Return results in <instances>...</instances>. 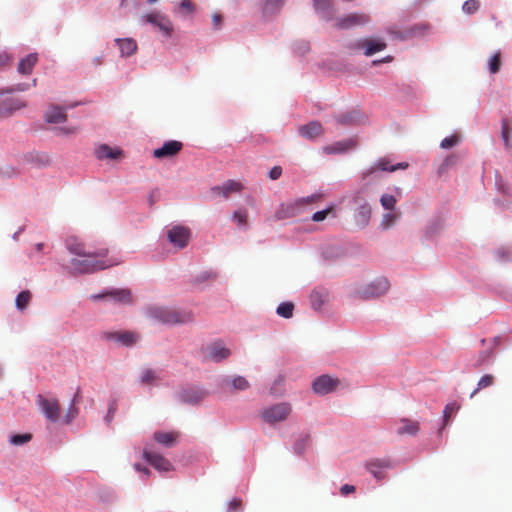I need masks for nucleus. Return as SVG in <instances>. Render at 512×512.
Returning a JSON list of instances; mask_svg holds the SVG:
<instances>
[{
  "label": "nucleus",
  "mask_w": 512,
  "mask_h": 512,
  "mask_svg": "<svg viewBox=\"0 0 512 512\" xmlns=\"http://www.w3.org/2000/svg\"><path fill=\"white\" fill-rule=\"evenodd\" d=\"M65 245L69 253L73 255L69 262V268L74 274H91L120 263L119 260L108 257L107 247H92L77 236L67 237Z\"/></svg>",
  "instance_id": "1"
},
{
  "label": "nucleus",
  "mask_w": 512,
  "mask_h": 512,
  "mask_svg": "<svg viewBox=\"0 0 512 512\" xmlns=\"http://www.w3.org/2000/svg\"><path fill=\"white\" fill-rule=\"evenodd\" d=\"M148 314L154 320L168 325L186 324L192 322L194 319L191 311L161 306L150 307L148 309Z\"/></svg>",
  "instance_id": "2"
},
{
  "label": "nucleus",
  "mask_w": 512,
  "mask_h": 512,
  "mask_svg": "<svg viewBox=\"0 0 512 512\" xmlns=\"http://www.w3.org/2000/svg\"><path fill=\"white\" fill-rule=\"evenodd\" d=\"M290 412L291 407L288 403H279L265 408L262 411V418L265 422L274 424L286 420Z\"/></svg>",
  "instance_id": "3"
},
{
  "label": "nucleus",
  "mask_w": 512,
  "mask_h": 512,
  "mask_svg": "<svg viewBox=\"0 0 512 512\" xmlns=\"http://www.w3.org/2000/svg\"><path fill=\"white\" fill-rule=\"evenodd\" d=\"M370 22L369 15L365 13H351L335 19L334 27L337 29H350Z\"/></svg>",
  "instance_id": "4"
},
{
  "label": "nucleus",
  "mask_w": 512,
  "mask_h": 512,
  "mask_svg": "<svg viewBox=\"0 0 512 512\" xmlns=\"http://www.w3.org/2000/svg\"><path fill=\"white\" fill-rule=\"evenodd\" d=\"M142 18L145 22L158 27L165 37H170L172 35L173 25L168 16L160 12H152L144 15Z\"/></svg>",
  "instance_id": "5"
},
{
  "label": "nucleus",
  "mask_w": 512,
  "mask_h": 512,
  "mask_svg": "<svg viewBox=\"0 0 512 512\" xmlns=\"http://www.w3.org/2000/svg\"><path fill=\"white\" fill-rule=\"evenodd\" d=\"M388 289V280L386 278H379L359 290L358 294L364 299L376 298L385 294Z\"/></svg>",
  "instance_id": "6"
},
{
  "label": "nucleus",
  "mask_w": 512,
  "mask_h": 512,
  "mask_svg": "<svg viewBox=\"0 0 512 512\" xmlns=\"http://www.w3.org/2000/svg\"><path fill=\"white\" fill-rule=\"evenodd\" d=\"M338 378H333L329 375H321L316 378L312 384V389L316 394L325 395L333 392L339 385Z\"/></svg>",
  "instance_id": "7"
},
{
  "label": "nucleus",
  "mask_w": 512,
  "mask_h": 512,
  "mask_svg": "<svg viewBox=\"0 0 512 512\" xmlns=\"http://www.w3.org/2000/svg\"><path fill=\"white\" fill-rule=\"evenodd\" d=\"M37 404L41 407L46 418L51 422H56L60 415V405L57 399H47L38 395Z\"/></svg>",
  "instance_id": "8"
},
{
  "label": "nucleus",
  "mask_w": 512,
  "mask_h": 512,
  "mask_svg": "<svg viewBox=\"0 0 512 512\" xmlns=\"http://www.w3.org/2000/svg\"><path fill=\"white\" fill-rule=\"evenodd\" d=\"M167 237L174 246L184 248L188 245L190 230L183 226H174L168 231Z\"/></svg>",
  "instance_id": "9"
},
{
  "label": "nucleus",
  "mask_w": 512,
  "mask_h": 512,
  "mask_svg": "<svg viewBox=\"0 0 512 512\" xmlns=\"http://www.w3.org/2000/svg\"><path fill=\"white\" fill-rule=\"evenodd\" d=\"M143 457L150 465H152L158 471L168 472L174 469L172 463L164 456L158 453L151 452L145 449L143 451Z\"/></svg>",
  "instance_id": "10"
},
{
  "label": "nucleus",
  "mask_w": 512,
  "mask_h": 512,
  "mask_svg": "<svg viewBox=\"0 0 512 512\" xmlns=\"http://www.w3.org/2000/svg\"><path fill=\"white\" fill-rule=\"evenodd\" d=\"M231 355L230 350L222 342H213L206 347L205 358L214 362H220Z\"/></svg>",
  "instance_id": "11"
},
{
  "label": "nucleus",
  "mask_w": 512,
  "mask_h": 512,
  "mask_svg": "<svg viewBox=\"0 0 512 512\" xmlns=\"http://www.w3.org/2000/svg\"><path fill=\"white\" fill-rule=\"evenodd\" d=\"M183 148V144L177 140H170L163 144L162 147L153 151V156L158 159L170 158L177 155Z\"/></svg>",
  "instance_id": "12"
},
{
  "label": "nucleus",
  "mask_w": 512,
  "mask_h": 512,
  "mask_svg": "<svg viewBox=\"0 0 512 512\" xmlns=\"http://www.w3.org/2000/svg\"><path fill=\"white\" fill-rule=\"evenodd\" d=\"M385 48L386 43L380 39H363L354 44V49H364V54L366 56H371Z\"/></svg>",
  "instance_id": "13"
},
{
  "label": "nucleus",
  "mask_w": 512,
  "mask_h": 512,
  "mask_svg": "<svg viewBox=\"0 0 512 512\" xmlns=\"http://www.w3.org/2000/svg\"><path fill=\"white\" fill-rule=\"evenodd\" d=\"M242 190L243 185L240 182L235 180H227L222 185L213 187L211 189V193L216 196L221 195L223 198L227 199L232 193H239Z\"/></svg>",
  "instance_id": "14"
},
{
  "label": "nucleus",
  "mask_w": 512,
  "mask_h": 512,
  "mask_svg": "<svg viewBox=\"0 0 512 512\" xmlns=\"http://www.w3.org/2000/svg\"><path fill=\"white\" fill-rule=\"evenodd\" d=\"M103 337L107 340H114L125 346H131L138 340V335L131 331L105 332Z\"/></svg>",
  "instance_id": "15"
},
{
  "label": "nucleus",
  "mask_w": 512,
  "mask_h": 512,
  "mask_svg": "<svg viewBox=\"0 0 512 512\" xmlns=\"http://www.w3.org/2000/svg\"><path fill=\"white\" fill-rule=\"evenodd\" d=\"M357 145V140L353 138H349L346 140L335 142L331 145H327L323 147V152L325 154H340L345 153Z\"/></svg>",
  "instance_id": "16"
},
{
  "label": "nucleus",
  "mask_w": 512,
  "mask_h": 512,
  "mask_svg": "<svg viewBox=\"0 0 512 512\" xmlns=\"http://www.w3.org/2000/svg\"><path fill=\"white\" fill-rule=\"evenodd\" d=\"M105 297L112 298L115 302L131 303V293L127 289L111 290L103 294L93 295L92 299L99 300Z\"/></svg>",
  "instance_id": "17"
},
{
  "label": "nucleus",
  "mask_w": 512,
  "mask_h": 512,
  "mask_svg": "<svg viewBox=\"0 0 512 512\" xmlns=\"http://www.w3.org/2000/svg\"><path fill=\"white\" fill-rule=\"evenodd\" d=\"M407 167H408V163H406V162H401V163H398L397 165H391L389 159L381 158L376 162V164L371 169H369L367 172L364 173V177L369 176L376 170L394 172L398 169L404 170Z\"/></svg>",
  "instance_id": "18"
},
{
  "label": "nucleus",
  "mask_w": 512,
  "mask_h": 512,
  "mask_svg": "<svg viewBox=\"0 0 512 512\" xmlns=\"http://www.w3.org/2000/svg\"><path fill=\"white\" fill-rule=\"evenodd\" d=\"M369 472L377 479L384 477L383 470L392 467V462L389 459H374L366 465Z\"/></svg>",
  "instance_id": "19"
},
{
  "label": "nucleus",
  "mask_w": 512,
  "mask_h": 512,
  "mask_svg": "<svg viewBox=\"0 0 512 512\" xmlns=\"http://www.w3.org/2000/svg\"><path fill=\"white\" fill-rule=\"evenodd\" d=\"M179 437H180V434L175 431H172V432L157 431L153 435V438L157 443H159L165 447H168V448L175 446L178 442Z\"/></svg>",
  "instance_id": "20"
},
{
  "label": "nucleus",
  "mask_w": 512,
  "mask_h": 512,
  "mask_svg": "<svg viewBox=\"0 0 512 512\" xmlns=\"http://www.w3.org/2000/svg\"><path fill=\"white\" fill-rule=\"evenodd\" d=\"M221 385L223 389L228 390L229 392H233L235 390L243 391L250 387L249 382L242 376H236L232 379L226 378L222 381Z\"/></svg>",
  "instance_id": "21"
},
{
  "label": "nucleus",
  "mask_w": 512,
  "mask_h": 512,
  "mask_svg": "<svg viewBox=\"0 0 512 512\" xmlns=\"http://www.w3.org/2000/svg\"><path fill=\"white\" fill-rule=\"evenodd\" d=\"M324 132L323 126L318 121L309 122L306 125H303L299 128V133L301 136L307 139H314Z\"/></svg>",
  "instance_id": "22"
},
{
  "label": "nucleus",
  "mask_w": 512,
  "mask_h": 512,
  "mask_svg": "<svg viewBox=\"0 0 512 512\" xmlns=\"http://www.w3.org/2000/svg\"><path fill=\"white\" fill-rule=\"evenodd\" d=\"M204 396L205 393L197 387L183 389L180 394L181 400L189 404H197L204 398Z\"/></svg>",
  "instance_id": "23"
},
{
  "label": "nucleus",
  "mask_w": 512,
  "mask_h": 512,
  "mask_svg": "<svg viewBox=\"0 0 512 512\" xmlns=\"http://www.w3.org/2000/svg\"><path fill=\"white\" fill-rule=\"evenodd\" d=\"M122 154H123V152L121 149H119V148L114 149L106 144L99 146L95 151V155L99 160H103V159L115 160V159L122 157Z\"/></svg>",
  "instance_id": "24"
},
{
  "label": "nucleus",
  "mask_w": 512,
  "mask_h": 512,
  "mask_svg": "<svg viewBox=\"0 0 512 512\" xmlns=\"http://www.w3.org/2000/svg\"><path fill=\"white\" fill-rule=\"evenodd\" d=\"M115 43L118 45L122 57H129L137 51V43L132 38H117Z\"/></svg>",
  "instance_id": "25"
},
{
  "label": "nucleus",
  "mask_w": 512,
  "mask_h": 512,
  "mask_svg": "<svg viewBox=\"0 0 512 512\" xmlns=\"http://www.w3.org/2000/svg\"><path fill=\"white\" fill-rule=\"evenodd\" d=\"M322 200V195L320 194H313L307 197L299 198L293 201V204H297L295 206V212L296 216L301 215L304 211H306V208L316 202H319Z\"/></svg>",
  "instance_id": "26"
},
{
  "label": "nucleus",
  "mask_w": 512,
  "mask_h": 512,
  "mask_svg": "<svg viewBox=\"0 0 512 512\" xmlns=\"http://www.w3.org/2000/svg\"><path fill=\"white\" fill-rule=\"evenodd\" d=\"M337 124L342 126H351L360 123L361 114L358 111H350L335 116Z\"/></svg>",
  "instance_id": "27"
},
{
  "label": "nucleus",
  "mask_w": 512,
  "mask_h": 512,
  "mask_svg": "<svg viewBox=\"0 0 512 512\" xmlns=\"http://www.w3.org/2000/svg\"><path fill=\"white\" fill-rule=\"evenodd\" d=\"M45 119L49 123H62L67 119V115L62 107L51 106L45 113Z\"/></svg>",
  "instance_id": "28"
},
{
  "label": "nucleus",
  "mask_w": 512,
  "mask_h": 512,
  "mask_svg": "<svg viewBox=\"0 0 512 512\" xmlns=\"http://www.w3.org/2000/svg\"><path fill=\"white\" fill-rule=\"evenodd\" d=\"M313 6L323 19L331 20L333 18L331 0H313Z\"/></svg>",
  "instance_id": "29"
},
{
  "label": "nucleus",
  "mask_w": 512,
  "mask_h": 512,
  "mask_svg": "<svg viewBox=\"0 0 512 512\" xmlns=\"http://www.w3.org/2000/svg\"><path fill=\"white\" fill-rule=\"evenodd\" d=\"M37 61H38L37 54L33 53V54L27 55L25 58H23L19 62L18 67H17L18 72L23 75L31 74Z\"/></svg>",
  "instance_id": "30"
},
{
  "label": "nucleus",
  "mask_w": 512,
  "mask_h": 512,
  "mask_svg": "<svg viewBox=\"0 0 512 512\" xmlns=\"http://www.w3.org/2000/svg\"><path fill=\"white\" fill-rule=\"evenodd\" d=\"M296 205L297 204H293V201L281 204L280 207L275 212V217L278 220H284L287 218L296 217V212H295Z\"/></svg>",
  "instance_id": "31"
},
{
  "label": "nucleus",
  "mask_w": 512,
  "mask_h": 512,
  "mask_svg": "<svg viewBox=\"0 0 512 512\" xmlns=\"http://www.w3.org/2000/svg\"><path fill=\"white\" fill-rule=\"evenodd\" d=\"M511 134H512V120L509 118H504L502 120L501 136L504 141V146L507 150H512Z\"/></svg>",
  "instance_id": "32"
},
{
  "label": "nucleus",
  "mask_w": 512,
  "mask_h": 512,
  "mask_svg": "<svg viewBox=\"0 0 512 512\" xmlns=\"http://www.w3.org/2000/svg\"><path fill=\"white\" fill-rule=\"evenodd\" d=\"M495 384V376L492 375V374H485L483 375L478 383H477V387L472 391V393L470 394V398H473L476 396V394L480 391V390H483V389H486V388H489L491 386H493Z\"/></svg>",
  "instance_id": "33"
},
{
  "label": "nucleus",
  "mask_w": 512,
  "mask_h": 512,
  "mask_svg": "<svg viewBox=\"0 0 512 512\" xmlns=\"http://www.w3.org/2000/svg\"><path fill=\"white\" fill-rule=\"evenodd\" d=\"M402 423H403V426H401L397 431V433L399 435H403V434L415 435L418 433V431H419L418 422L403 419Z\"/></svg>",
  "instance_id": "34"
},
{
  "label": "nucleus",
  "mask_w": 512,
  "mask_h": 512,
  "mask_svg": "<svg viewBox=\"0 0 512 512\" xmlns=\"http://www.w3.org/2000/svg\"><path fill=\"white\" fill-rule=\"evenodd\" d=\"M31 300V293L28 290L22 291L18 294L15 300L16 307L19 310H24Z\"/></svg>",
  "instance_id": "35"
},
{
  "label": "nucleus",
  "mask_w": 512,
  "mask_h": 512,
  "mask_svg": "<svg viewBox=\"0 0 512 512\" xmlns=\"http://www.w3.org/2000/svg\"><path fill=\"white\" fill-rule=\"evenodd\" d=\"M294 305L291 302H283L277 307V314L283 318L289 319L293 316Z\"/></svg>",
  "instance_id": "36"
},
{
  "label": "nucleus",
  "mask_w": 512,
  "mask_h": 512,
  "mask_svg": "<svg viewBox=\"0 0 512 512\" xmlns=\"http://www.w3.org/2000/svg\"><path fill=\"white\" fill-rule=\"evenodd\" d=\"M458 157L455 154L447 156L438 168V174L446 173L451 167L456 165Z\"/></svg>",
  "instance_id": "37"
},
{
  "label": "nucleus",
  "mask_w": 512,
  "mask_h": 512,
  "mask_svg": "<svg viewBox=\"0 0 512 512\" xmlns=\"http://www.w3.org/2000/svg\"><path fill=\"white\" fill-rule=\"evenodd\" d=\"M460 408V405L457 404L456 402H451V403H448L444 410H443V418H444V425H447L448 421H449V418L451 417V415L455 412H457Z\"/></svg>",
  "instance_id": "38"
},
{
  "label": "nucleus",
  "mask_w": 512,
  "mask_h": 512,
  "mask_svg": "<svg viewBox=\"0 0 512 512\" xmlns=\"http://www.w3.org/2000/svg\"><path fill=\"white\" fill-rule=\"evenodd\" d=\"M459 142L460 136L458 134H453L449 137L444 138L440 143V147L443 149H449L456 146Z\"/></svg>",
  "instance_id": "39"
},
{
  "label": "nucleus",
  "mask_w": 512,
  "mask_h": 512,
  "mask_svg": "<svg viewBox=\"0 0 512 512\" xmlns=\"http://www.w3.org/2000/svg\"><path fill=\"white\" fill-rule=\"evenodd\" d=\"M31 439L32 435L30 433L16 434L10 438V442L15 446H19L28 443Z\"/></svg>",
  "instance_id": "40"
},
{
  "label": "nucleus",
  "mask_w": 512,
  "mask_h": 512,
  "mask_svg": "<svg viewBox=\"0 0 512 512\" xmlns=\"http://www.w3.org/2000/svg\"><path fill=\"white\" fill-rule=\"evenodd\" d=\"M381 205L387 210H393L396 205V198L390 194H383L380 198Z\"/></svg>",
  "instance_id": "41"
},
{
  "label": "nucleus",
  "mask_w": 512,
  "mask_h": 512,
  "mask_svg": "<svg viewBox=\"0 0 512 512\" xmlns=\"http://www.w3.org/2000/svg\"><path fill=\"white\" fill-rule=\"evenodd\" d=\"M334 210H335V206L334 205H330L328 208L322 210V211H318L316 213L313 214L312 216V220L314 222H320V221H323L327 218V216L331 213H334Z\"/></svg>",
  "instance_id": "42"
},
{
  "label": "nucleus",
  "mask_w": 512,
  "mask_h": 512,
  "mask_svg": "<svg viewBox=\"0 0 512 512\" xmlns=\"http://www.w3.org/2000/svg\"><path fill=\"white\" fill-rule=\"evenodd\" d=\"M480 7V2L478 0H467L464 2L462 9L467 14L475 13Z\"/></svg>",
  "instance_id": "43"
},
{
  "label": "nucleus",
  "mask_w": 512,
  "mask_h": 512,
  "mask_svg": "<svg viewBox=\"0 0 512 512\" xmlns=\"http://www.w3.org/2000/svg\"><path fill=\"white\" fill-rule=\"evenodd\" d=\"M80 399V389H77V392L72 400V404L69 408L68 415H67V423H69L78 413V409L75 408V403L79 402Z\"/></svg>",
  "instance_id": "44"
},
{
  "label": "nucleus",
  "mask_w": 512,
  "mask_h": 512,
  "mask_svg": "<svg viewBox=\"0 0 512 512\" xmlns=\"http://www.w3.org/2000/svg\"><path fill=\"white\" fill-rule=\"evenodd\" d=\"M157 379L156 373L151 369H146L143 371L141 376L142 384H153Z\"/></svg>",
  "instance_id": "45"
},
{
  "label": "nucleus",
  "mask_w": 512,
  "mask_h": 512,
  "mask_svg": "<svg viewBox=\"0 0 512 512\" xmlns=\"http://www.w3.org/2000/svg\"><path fill=\"white\" fill-rule=\"evenodd\" d=\"M501 65V59H500V53L497 52L494 54L489 62V70L491 73L495 74L500 70Z\"/></svg>",
  "instance_id": "46"
},
{
  "label": "nucleus",
  "mask_w": 512,
  "mask_h": 512,
  "mask_svg": "<svg viewBox=\"0 0 512 512\" xmlns=\"http://www.w3.org/2000/svg\"><path fill=\"white\" fill-rule=\"evenodd\" d=\"M233 220L239 226H246L247 225V212L245 210L235 211L233 214Z\"/></svg>",
  "instance_id": "47"
},
{
  "label": "nucleus",
  "mask_w": 512,
  "mask_h": 512,
  "mask_svg": "<svg viewBox=\"0 0 512 512\" xmlns=\"http://www.w3.org/2000/svg\"><path fill=\"white\" fill-rule=\"evenodd\" d=\"M397 216L394 213H386L383 215L381 225L384 229L391 227L396 222Z\"/></svg>",
  "instance_id": "48"
},
{
  "label": "nucleus",
  "mask_w": 512,
  "mask_h": 512,
  "mask_svg": "<svg viewBox=\"0 0 512 512\" xmlns=\"http://www.w3.org/2000/svg\"><path fill=\"white\" fill-rule=\"evenodd\" d=\"M10 62L11 56L5 51H0V68L8 66Z\"/></svg>",
  "instance_id": "49"
},
{
  "label": "nucleus",
  "mask_w": 512,
  "mask_h": 512,
  "mask_svg": "<svg viewBox=\"0 0 512 512\" xmlns=\"http://www.w3.org/2000/svg\"><path fill=\"white\" fill-rule=\"evenodd\" d=\"M282 175V168L280 166H274L270 172H269V177L270 179L272 180H277L280 178V176Z\"/></svg>",
  "instance_id": "50"
},
{
  "label": "nucleus",
  "mask_w": 512,
  "mask_h": 512,
  "mask_svg": "<svg viewBox=\"0 0 512 512\" xmlns=\"http://www.w3.org/2000/svg\"><path fill=\"white\" fill-rule=\"evenodd\" d=\"M242 501L239 498H234L229 502L230 511H238L241 508Z\"/></svg>",
  "instance_id": "51"
},
{
  "label": "nucleus",
  "mask_w": 512,
  "mask_h": 512,
  "mask_svg": "<svg viewBox=\"0 0 512 512\" xmlns=\"http://www.w3.org/2000/svg\"><path fill=\"white\" fill-rule=\"evenodd\" d=\"M489 357H490V353H489V352L485 351V352L481 353V355H480L479 359L476 361V363L474 364V366H475L476 368L480 367L481 365H483V364L487 361V359H488Z\"/></svg>",
  "instance_id": "52"
},
{
  "label": "nucleus",
  "mask_w": 512,
  "mask_h": 512,
  "mask_svg": "<svg viewBox=\"0 0 512 512\" xmlns=\"http://www.w3.org/2000/svg\"><path fill=\"white\" fill-rule=\"evenodd\" d=\"M355 491V487L353 485L345 484L341 487L340 492L343 496H347L350 493Z\"/></svg>",
  "instance_id": "53"
},
{
  "label": "nucleus",
  "mask_w": 512,
  "mask_h": 512,
  "mask_svg": "<svg viewBox=\"0 0 512 512\" xmlns=\"http://www.w3.org/2000/svg\"><path fill=\"white\" fill-rule=\"evenodd\" d=\"M212 24L215 29H219L222 24V16L220 14H214L212 16Z\"/></svg>",
  "instance_id": "54"
},
{
  "label": "nucleus",
  "mask_w": 512,
  "mask_h": 512,
  "mask_svg": "<svg viewBox=\"0 0 512 512\" xmlns=\"http://www.w3.org/2000/svg\"><path fill=\"white\" fill-rule=\"evenodd\" d=\"M307 442V438H304L296 443L295 445V452L298 454H302L305 448V444Z\"/></svg>",
  "instance_id": "55"
},
{
  "label": "nucleus",
  "mask_w": 512,
  "mask_h": 512,
  "mask_svg": "<svg viewBox=\"0 0 512 512\" xmlns=\"http://www.w3.org/2000/svg\"><path fill=\"white\" fill-rule=\"evenodd\" d=\"M360 213L366 219V221H368L371 215V209L369 206H362Z\"/></svg>",
  "instance_id": "56"
},
{
  "label": "nucleus",
  "mask_w": 512,
  "mask_h": 512,
  "mask_svg": "<svg viewBox=\"0 0 512 512\" xmlns=\"http://www.w3.org/2000/svg\"><path fill=\"white\" fill-rule=\"evenodd\" d=\"M181 7L187 11H192L193 9L192 3L189 0H183L181 2Z\"/></svg>",
  "instance_id": "57"
},
{
  "label": "nucleus",
  "mask_w": 512,
  "mask_h": 512,
  "mask_svg": "<svg viewBox=\"0 0 512 512\" xmlns=\"http://www.w3.org/2000/svg\"><path fill=\"white\" fill-rule=\"evenodd\" d=\"M157 194H158V192H157V191H152V192L150 193V195H149V199H148V201H149V205H150V206H153V205H154V203H155V201H156V196H157Z\"/></svg>",
  "instance_id": "58"
},
{
  "label": "nucleus",
  "mask_w": 512,
  "mask_h": 512,
  "mask_svg": "<svg viewBox=\"0 0 512 512\" xmlns=\"http://www.w3.org/2000/svg\"><path fill=\"white\" fill-rule=\"evenodd\" d=\"M135 469L139 472H143L145 473L146 475H149L150 473V470L147 468V467H143L141 466L140 464H135L134 465Z\"/></svg>",
  "instance_id": "59"
},
{
  "label": "nucleus",
  "mask_w": 512,
  "mask_h": 512,
  "mask_svg": "<svg viewBox=\"0 0 512 512\" xmlns=\"http://www.w3.org/2000/svg\"><path fill=\"white\" fill-rule=\"evenodd\" d=\"M77 131H78V129L76 127H73V128H60V132L63 133V134L76 133Z\"/></svg>",
  "instance_id": "60"
},
{
  "label": "nucleus",
  "mask_w": 512,
  "mask_h": 512,
  "mask_svg": "<svg viewBox=\"0 0 512 512\" xmlns=\"http://www.w3.org/2000/svg\"><path fill=\"white\" fill-rule=\"evenodd\" d=\"M93 64H94L95 66H100V65H102V64H103V57H102V56L95 57V58L93 59Z\"/></svg>",
  "instance_id": "61"
},
{
  "label": "nucleus",
  "mask_w": 512,
  "mask_h": 512,
  "mask_svg": "<svg viewBox=\"0 0 512 512\" xmlns=\"http://www.w3.org/2000/svg\"><path fill=\"white\" fill-rule=\"evenodd\" d=\"M216 275L213 272H205L203 279L214 278Z\"/></svg>",
  "instance_id": "62"
},
{
  "label": "nucleus",
  "mask_w": 512,
  "mask_h": 512,
  "mask_svg": "<svg viewBox=\"0 0 512 512\" xmlns=\"http://www.w3.org/2000/svg\"><path fill=\"white\" fill-rule=\"evenodd\" d=\"M6 174L8 176H15L18 175V172L14 168L10 167V171H7Z\"/></svg>",
  "instance_id": "63"
},
{
  "label": "nucleus",
  "mask_w": 512,
  "mask_h": 512,
  "mask_svg": "<svg viewBox=\"0 0 512 512\" xmlns=\"http://www.w3.org/2000/svg\"><path fill=\"white\" fill-rule=\"evenodd\" d=\"M22 107H25V104L21 101H17L15 106L12 109H20Z\"/></svg>",
  "instance_id": "64"
}]
</instances>
